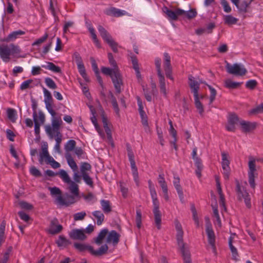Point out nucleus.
Here are the masks:
<instances>
[{
	"mask_svg": "<svg viewBox=\"0 0 263 263\" xmlns=\"http://www.w3.org/2000/svg\"><path fill=\"white\" fill-rule=\"evenodd\" d=\"M52 157L50 156L47 147H45L42 148V152L40 154V158H39V162L40 164H42L44 160H45L46 163L51 159Z\"/></svg>",
	"mask_w": 263,
	"mask_h": 263,
	"instance_id": "nucleus-28",
	"label": "nucleus"
},
{
	"mask_svg": "<svg viewBox=\"0 0 263 263\" xmlns=\"http://www.w3.org/2000/svg\"><path fill=\"white\" fill-rule=\"evenodd\" d=\"M173 184L175 186V189L177 191L180 201L182 203H184V199L182 189L180 184V178L178 176L176 175H174V176Z\"/></svg>",
	"mask_w": 263,
	"mask_h": 263,
	"instance_id": "nucleus-17",
	"label": "nucleus"
},
{
	"mask_svg": "<svg viewBox=\"0 0 263 263\" xmlns=\"http://www.w3.org/2000/svg\"><path fill=\"white\" fill-rule=\"evenodd\" d=\"M120 235L115 230L109 232L107 236L106 242L112 243L114 246H116L119 241Z\"/></svg>",
	"mask_w": 263,
	"mask_h": 263,
	"instance_id": "nucleus-19",
	"label": "nucleus"
},
{
	"mask_svg": "<svg viewBox=\"0 0 263 263\" xmlns=\"http://www.w3.org/2000/svg\"><path fill=\"white\" fill-rule=\"evenodd\" d=\"M29 171L30 173L33 176L38 177L42 175L40 171L34 166H32L30 168Z\"/></svg>",
	"mask_w": 263,
	"mask_h": 263,
	"instance_id": "nucleus-63",
	"label": "nucleus"
},
{
	"mask_svg": "<svg viewBox=\"0 0 263 263\" xmlns=\"http://www.w3.org/2000/svg\"><path fill=\"white\" fill-rule=\"evenodd\" d=\"M55 243L61 249L65 248L71 244V242L63 235H60L58 239L56 240Z\"/></svg>",
	"mask_w": 263,
	"mask_h": 263,
	"instance_id": "nucleus-22",
	"label": "nucleus"
},
{
	"mask_svg": "<svg viewBox=\"0 0 263 263\" xmlns=\"http://www.w3.org/2000/svg\"><path fill=\"white\" fill-rule=\"evenodd\" d=\"M62 123V121L60 118H54L51 122V126L55 128H58L60 129V125Z\"/></svg>",
	"mask_w": 263,
	"mask_h": 263,
	"instance_id": "nucleus-61",
	"label": "nucleus"
},
{
	"mask_svg": "<svg viewBox=\"0 0 263 263\" xmlns=\"http://www.w3.org/2000/svg\"><path fill=\"white\" fill-rule=\"evenodd\" d=\"M106 43L111 47V48L112 49V51L114 52H117L118 51V44L117 42H116L113 40V39H111V40H109Z\"/></svg>",
	"mask_w": 263,
	"mask_h": 263,
	"instance_id": "nucleus-59",
	"label": "nucleus"
},
{
	"mask_svg": "<svg viewBox=\"0 0 263 263\" xmlns=\"http://www.w3.org/2000/svg\"><path fill=\"white\" fill-rule=\"evenodd\" d=\"M226 68L229 73L236 76H244L247 72V69L243 65L237 63L231 65L229 63H227Z\"/></svg>",
	"mask_w": 263,
	"mask_h": 263,
	"instance_id": "nucleus-4",
	"label": "nucleus"
},
{
	"mask_svg": "<svg viewBox=\"0 0 263 263\" xmlns=\"http://www.w3.org/2000/svg\"><path fill=\"white\" fill-rule=\"evenodd\" d=\"M98 30L100 33V35L106 42L112 39L110 34L102 26L99 25L98 27Z\"/></svg>",
	"mask_w": 263,
	"mask_h": 263,
	"instance_id": "nucleus-30",
	"label": "nucleus"
},
{
	"mask_svg": "<svg viewBox=\"0 0 263 263\" xmlns=\"http://www.w3.org/2000/svg\"><path fill=\"white\" fill-rule=\"evenodd\" d=\"M63 229L61 224H59V221L57 218H53L50 222L49 228V233L54 235L60 233Z\"/></svg>",
	"mask_w": 263,
	"mask_h": 263,
	"instance_id": "nucleus-16",
	"label": "nucleus"
},
{
	"mask_svg": "<svg viewBox=\"0 0 263 263\" xmlns=\"http://www.w3.org/2000/svg\"><path fill=\"white\" fill-rule=\"evenodd\" d=\"M109 97L111 99V104L112 105V107L114 108V109L116 112V114L118 116H120V109L118 107V103L117 101V100L113 95V93L111 92H109Z\"/></svg>",
	"mask_w": 263,
	"mask_h": 263,
	"instance_id": "nucleus-37",
	"label": "nucleus"
},
{
	"mask_svg": "<svg viewBox=\"0 0 263 263\" xmlns=\"http://www.w3.org/2000/svg\"><path fill=\"white\" fill-rule=\"evenodd\" d=\"M82 176L84 181L87 185L90 186H92L93 181L88 174H84L83 175H82Z\"/></svg>",
	"mask_w": 263,
	"mask_h": 263,
	"instance_id": "nucleus-64",
	"label": "nucleus"
},
{
	"mask_svg": "<svg viewBox=\"0 0 263 263\" xmlns=\"http://www.w3.org/2000/svg\"><path fill=\"white\" fill-rule=\"evenodd\" d=\"M105 13L109 16L118 17L126 15L127 12L115 7H111L106 10Z\"/></svg>",
	"mask_w": 263,
	"mask_h": 263,
	"instance_id": "nucleus-20",
	"label": "nucleus"
},
{
	"mask_svg": "<svg viewBox=\"0 0 263 263\" xmlns=\"http://www.w3.org/2000/svg\"><path fill=\"white\" fill-rule=\"evenodd\" d=\"M249 172H248V176H249V183L251 187L253 189L255 188V172L256 171V165H255V160H250L249 162Z\"/></svg>",
	"mask_w": 263,
	"mask_h": 263,
	"instance_id": "nucleus-10",
	"label": "nucleus"
},
{
	"mask_svg": "<svg viewBox=\"0 0 263 263\" xmlns=\"http://www.w3.org/2000/svg\"><path fill=\"white\" fill-rule=\"evenodd\" d=\"M189 85L194 96H196L197 95H199L198 91L199 89L200 83H203V82L201 80L197 81L192 75H190L189 76Z\"/></svg>",
	"mask_w": 263,
	"mask_h": 263,
	"instance_id": "nucleus-13",
	"label": "nucleus"
},
{
	"mask_svg": "<svg viewBox=\"0 0 263 263\" xmlns=\"http://www.w3.org/2000/svg\"><path fill=\"white\" fill-rule=\"evenodd\" d=\"M33 119L34 122V133L37 136L40 134L41 123L42 124L45 121V116L42 112H40L39 117L35 112L33 113Z\"/></svg>",
	"mask_w": 263,
	"mask_h": 263,
	"instance_id": "nucleus-9",
	"label": "nucleus"
},
{
	"mask_svg": "<svg viewBox=\"0 0 263 263\" xmlns=\"http://www.w3.org/2000/svg\"><path fill=\"white\" fill-rule=\"evenodd\" d=\"M43 92L44 95V102L45 103H52L53 99L51 93L45 87H43Z\"/></svg>",
	"mask_w": 263,
	"mask_h": 263,
	"instance_id": "nucleus-49",
	"label": "nucleus"
},
{
	"mask_svg": "<svg viewBox=\"0 0 263 263\" xmlns=\"http://www.w3.org/2000/svg\"><path fill=\"white\" fill-rule=\"evenodd\" d=\"M136 224L138 229H140L142 225V214L140 210H136Z\"/></svg>",
	"mask_w": 263,
	"mask_h": 263,
	"instance_id": "nucleus-52",
	"label": "nucleus"
},
{
	"mask_svg": "<svg viewBox=\"0 0 263 263\" xmlns=\"http://www.w3.org/2000/svg\"><path fill=\"white\" fill-rule=\"evenodd\" d=\"M76 142L74 140H68L65 145V150L67 152H71L74 149Z\"/></svg>",
	"mask_w": 263,
	"mask_h": 263,
	"instance_id": "nucleus-47",
	"label": "nucleus"
},
{
	"mask_svg": "<svg viewBox=\"0 0 263 263\" xmlns=\"http://www.w3.org/2000/svg\"><path fill=\"white\" fill-rule=\"evenodd\" d=\"M91 165L90 164H89L87 162H83L82 163L81 167H80V170L82 174V175H83L84 174H87L86 172L87 171H90L91 170Z\"/></svg>",
	"mask_w": 263,
	"mask_h": 263,
	"instance_id": "nucleus-56",
	"label": "nucleus"
},
{
	"mask_svg": "<svg viewBox=\"0 0 263 263\" xmlns=\"http://www.w3.org/2000/svg\"><path fill=\"white\" fill-rule=\"evenodd\" d=\"M73 246L78 251L81 252L88 251L91 254V251L92 250V246L84 243L75 242Z\"/></svg>",
	"mask_w": 263,
	"mask_h": 263,
	"instance_id": "nucleus-29",
	"label": "nucleus"
},
{
	"mask_svg": "<svg viewBox=\"0 0 263 263\" xmlns=\"http://www.w3.org/2000/svg\"><path fill=\"white\" fill-rule=\"evenodd\" d=\"M12 247H10L7 249V251L4 254L2 258L0 259V263H7L9 258V254L12 251Z\"/></svg>",
	"mask_w": 263,
	"mask_h": 263,
	"instance_id": "nucleus-57",
	"label": "nucleus"
},
{
	"mask_svg": "<svg viewBox=\"0 0 263 263\" xmlns=\"http://www.w3.org/2000/svg\"><path fill=\"white\" fill-rule=\"evenodd\" d=\"M25 32L21 30L13 31L11 32L6 37L4 40L5 42H9L13 41L18 38L20 36L24 35Z\"/></svg>",
	"mask_w": 263,
	"mask_h": 263,
	"instance_id": "nucleus-23",
	"label": "nucleus"
},
{
	"mask_svg": "<svg viewBox=\"0 0 263 263\" xmlns=\"http://www.w3.org/2000/svg\"><path fill=\"white\" fill-rule=\"evenodd\" d=\"M92 215L97 219V224L100 226L104 220V215L100 211H95L92 213Z\"/></svg>",
	"mask_w": 263,
	"mask_h": 263,
	"instance_id": "nucleus-35",
	"label": "nucleus"
},
{
	"mask_svg": "<svg viewBox=\"0 0 263 263\" xmlns=\"http://www.w3.org/2000/svg\"><path fill=\"white\" fill-rule=\"evenodd\" d=\"M174 223L177 231L176 239L177 243L181 252L184 263H192L189 250L187 247H185V243L183 242V236L184 233L182 226L177 219L175 220Z\"/></svg>",
	"mask_w": 263,
	"mask_h": 263,
	"instance_id": "nucleus-1",
	"label": "nucleus"
},
{
	"mask_svg": "<svg viewBox=\"0 0 263 263\" xmlns=\"http://www.w3.org/2000/svg\"><path fill=\"white\" fill-rule=\"evenodd\" d=\"M77 67L79 72L80 73V75L86 81H88V77H87V75L86 74L84 64L83 63L81 64H79L77 65Z\"/></svg>",
	"mask_w": 263,
	"mask_h": 263,
	"instance_id": "nucleus-46",
	"label": "nucleus"
},
{
	"mask_svg": "<svg viewBox=\"0 0 263 263\" xmlns=\"http://www.w3.org/2000/svg\"><path fill=\"white\" fill-rule=\"evenodd\" d=\"M130 58L133 64V68L135 70L136 76L138 79H140L141 78V75L139 70V67L137 57L132 53H130Z\"/></svg>",
	"mask_w": 263,
	"mask_h": 263,
	"instance_id": "nucleus-26",
	"label": "nucleus"
},
{
	"mask_svg": "<svg viewBox=\"0 0 263 263\" xmlns=\"http://www.w3.org/2000/svg\"><path fill=\"white\" fill-rule=\"evenodd\" d=\"M154 206L155 222L158 229H160L161 223V214L159 210V201L158 198L152 199Z\"/></svg>",
	"mask_w": 263,
	"mask_h": 263,
	"instance_id": "nucleus-6",
	"label": "nucleus"
},
{
	"mask_svg": "<svg viewBox=\"0 0 263 263\" xmlns=\"http://www.w3.org/2000/svg\"><path fill=\"white\" fill-rule=\"evenodd\" d=\"M213 215L216 218L215 224L218 226L219 227H221V221L218 213V206L216 203L215 205H213Z\"/></svg>",
	"mask_w": 263,
	"mask_h": 263,
	"instance_id": "nucleus-38",
	"label": "nucleus"
},
{
	"mask_svg": "<svg viewBox=\"0 0 263 263\" xmlns=\"http://www.w3.org/2000/svg\"><path fill=\"white\" fill-rule=\"evenodd\" d=\"M102 122L103 124V127L104 128V130L105 131V133H106L107 139L109 141V143L111 144L112 146H114V143H113V140L112 138L111 135V132L110 129L108 126L107 124V118L104 116L103 115L102 116Z\"/></svg>",
	"mask_w": 263,
	"mask_h": 263,
	"instance_id": "nucleus-21",
	"label": "nucleus"
},
{
	"mask_svg": "<svg viewBox=\"0 0 263 263\" xmlns=\"http://www.w3.org/2000/svg\"><path fill=\"white\" fill-rule=\"evenodd\" d=\"M206 232L208 235V242L212 246L214 251H215L216 248L215 246V236L213 230L212 225L210 223H207L206 226Z\"/></svg>",
	"mask_w": 263,
	"mask_h": 263,
	"instance_id": "nucleus-15",
	"label": "nucleus"
},
{
	"mask_svg": "<svg viewBox=\"0 0 263 263\" xmlns=\"http://www.w3.org/2000/svg\"><path fill=\"white\" fill-rule=\"evenodd\" d=\"M158 181L162 189V190L167 189V184L165 180L164 175L163 174H160L159 175Z\"/></svg>",
	"mask_w": 263,
	"mask_h": 263,
	"instance_id": "nucleus-51",
	"label": "nucleus"
},
{
	"mask_svg": "<svg viewBox=\"0 0 263 263\" xmlns=\"http://www.w3.org/2000/svg\"><path fill=\"white\" fill-rule=\"evenodd\" d=\"M194 100H195V106L198 109L199 113L200 115H202L204 111L202 103L200 102L199 100V95H197L196 96H194Z\"/></svg>",
	"mask_w": 263,
	"mask_h": 263,
	"instance_id": "nucleus-45",
	"label": "nucleus"
},
{
	"mask_svg": "<svg viewBox=\"0 0 263 263\" xmlns=\"http://www.w3.org/2000/svg\"><path fill=\"white\" fill-rule=\"evenodd\" d=\"M86 215V213L84 211L77 213L73 215V219L74 221L82 220L84 219Z\"/></svg>",
	"mask_w": 263,
	"mask_h": 263,
	"instance_id": "nucleus-58",
	"label": "nucleus"
},
{
	"mask_svg": "<svg viewBox=\"0 0 263 263\" xmlns=\"http://www.w3.org/2000/svg\"><path fill=\"white\" fill-rule=\"evenodd\" d=\"M239 121L238 116L234 114H230L228 118V122L226 125V128L229 132H235L236 127L235 125Z\"/></svg>",
	"mask_w": 263,
	"mask_h": 263,
	"instance_id": "nucleus-12",
	"label": "nucleus"
},
{
	"mask_svg": "<svg viewBox=\"0 0 263 263\" xmlns=\"http://www.w3.org/2000/svg\"><path fill=\"white\" fill-rule=\"evenodd\" d=\"M155 64L156 66V68L157 70V73L158 76L163 75L161 68V60L159 58H156L155 59Z\"/></svg>",
	"mask_w": 263,
	"mask_h": 263,
	"instance_id": "nucleus-53",
	"label": "nucleus"
},
{
	"mask_svg": "<svg viewBox=\"0 0 263 263\" xmlns=\"http://www.w3.org/2000/svg\"><path fill=\"white\" fill-rule=\"evenodd\" d=\"M68 235L69 237L73 240H84L86 238L84 229H73Z\"/></svg>",
	"mask_w": 263,
	"mask_h": 263,
	"instance_id": "nucleus-14",
	"label": "nucleus"
},
{
	"mask_svg": "<svg viewBox=\"0 0 263 263\" xmlns=\"http://www.w3.org/2000/svg\"><path fill=\"white\" fill-rule=\"evenodd\" d=\"M130 162L132 174L134 181L136 182L137 185L139 183V177L138 169L137 168L136 162L135 161L134 157L128 158Z\"/></svg>",
	"mask_w": 263,
	"mask_h": 263,
	"instance_id": "nucleus-24",
	"label": "nucleus"
},
{
	"mask_svg": "<svg viewBox=\"0 0 263 263\" xmlns=\"http://www.w3.org/2000/svg\"><path fill=\"white\" fill-rule=\"evenodd\" d=\"M59 175L64 182L68 183L71 182V180L70 177L65 170H61L59 172Z\"/></svg>",
	"mask_w": 263,
	"mask_h": 263,
	"instance_id": "nucleus-48",
	"label": "nucleus"
},
{
	"mask_svg": "<svg viewBox=\"0 0 263 263\" xmlns=\"http://www.w3.org/2000/svg\"><path fill=\"white\" fill-rule=\"evenodd\" d=\"M102 72L107 76H109L114 84L116 92L119 93L121 91V86L123 85L122 76L119 69H110L108 67H102Z\"/></svg>",
	"mask_w": 263,
	"mask_h": 263,
	"instance_id": "nucleus-2",
	"label": "nucleus"
},
{
	"mask_svg": "<svg viewBox=\"0 0 263 263\" xmlns=\"http://www.w3.org/2000/svg\"><path fill=\"white\" fill-rule=\"evenodd\" d=\"M236 191L239 198L240 199L241 198H243L246 206L248 208H250L251 207V203L250 195H249L248 193L246 191H243L241 190L240 185L238 181H237L236 183Z\"/></svg>",
	"mask_w": 263,
	"mask_h": 263,
	"instance_id": "nucleus-11",
	"label": "nucleus"
},
{
	"mask_svg": "<svg viewBox=\"0 0 263 263\" xmlns=\"http://www.w3.org/2000/svg\"><path fill=\"white\" fill-rule=\"evenodd\" d=\"M45 131L50 139H53L56 136L61 134L59 129L55 128L50 125L45 126Z\"/></svg>",
	"mask_w": 263,
	"mask_h": 263,
	"instance_id": "nucleus-27",
	"label": "nucleus"
},
{
	"mask_svg": "<svg viewBox=\"0 0 263 263\" xmlns=\"http://www.w3.org/2000/svg\"><path fill=\"white\" fill-rule=\"evenodd\" d=\"M48 36V34L46 33L42 37L37 39L35 42H34L32 45L35 46V45H39L43 42H44L46 39H47Z\"/></svg>",
	"mask_w": 263,
	"mask_h": 263,
	"instance_id": "nucleus-62",
	"label": "nucleus"
},
{
	"mask_svg": "<svg viewBox=\"0 0 263 263\" xmlns=\"http://www.w3.org/2000/svg\"><path fill=\"white\" fill-rule=\"evenodd\" d=\"M242 83L232 81L230 79L225 81V86L230 89H234L238 87Z\"/></svg>",
	"mask_w": 263,
	"mask_h": 263,
	"instance_id": "nucleus-43",
	"label": "nucleus"
},
{
	"mask_svg": "<svg viewBox=\"0 0 263 263\" xmlns=\"http://www.w3.org/2000/svg\"><path fill=\"white\" fill-rule=\"evenodd\" d=\"M46 85L50 89H55L57 86L54 81L50 78L47 77L45 79Z\"/></svg>",
	"mask_w": 263,
	"mask_h": 263,
	"instance_id": "nucleus-54",
	"label": "nucleus"
},
{
	"mask_svg": "<svg viewBox=\"0 0 263 263\" xmlns=\"http://www.w3.org/2000/svg\"><path fill=\"white\" fill-rule=\"evenodd\" d=\"M159 82L160 84V91L162 93L164 96H166V89L165 86V78L164 75L159 76Z\"/></svg>",
	"mask_w": 263,
	"mask_h": 263,
	"instance_id": "nucleus-39",
	"label": "nucleus"
},
{
	"mask_svg": "<svg viewBox=\"0 0 263 263\" xmlns=\"http://www.w3.org/2000/svg\"><path fill=\"white\" fill-rule=\"evenodd\" d=\"M108 59L110 66H111L112 68H114L115 69H118L117 63L115 60L113 55L111 53H108Z\"/></svg>",
	"mask_w": 263,
	"mask_h": 263,
	"instance_id": "nucleus-60",
	"label": "nucleus"
},
{
	"mask_svg": "<svg viewBox=\"0 0 263 263\" xmlns=\"http://www.w3.org/2000/svg\"><path fill=\"white\" fill-rule=\"evenodd\" d=\"M197 14V13L195 9H191L187 11L184 10V13L182 14V16L189 19H191L195 17Z\"/></svg>",
	"mask_w": 263,
	"mask_h": 263,
	"instance_id": "nucleus-50",
	"label": "nucleus"
},
{
	"mask_svg": "<svg viewBox=\"0 0 263 263\" xmlns=\"http://www.w3.org/2000/svg\"><path fill=\"white\" fill-rule=\"evenodd\" d=\"M222 161L221 165L223 170V174L225 179L229 178L231 168L230 167V161L228 154L224 152L221 153Z\"/></svg>",
	"mask_w": 263,
	"mask_h": 263,
	"instance_id": "nucleus-5",
	"label": "nucleus"
},
{
	"mask_svg": "<svg viewBox=\"0 0 263 263\" xmlns=\"http://www.w3.org/2000/svg\"><path fill=\"white\" fill-rule=\"evenodd\" d=\"M252 0H251L249 2H248L246 1L242 2L241 3H239V6H237V9L240 12L246 13L247 12V8L249 7V5L251 4Z\"/></svg>",
	"mask_w": 263,
	"mask_h": 263,
	"instance_id": "nucleus-44",
	"label": "nucleus"
},
{
	"mask_svg": "<svg viewBox=\"0 0 263 263\" xmlns=\"http://www.w3.org/2000/svg\"><path fill=\"white\" fill-rule=\"evenodd\" d=\"M108 233V230L104 229L102 230L99 233L98 236L95 239V243L98 245H100L102 243L103 240L105 238Z\"/></svg>",
	"mask_w": 263,
	"mask_h": 263,
	"instance_id": "nucleus-32",
	"label": "nucleus"
},
{
	"mask_svg": "<svg viewBox=\"0 0 263 263\" xmlns=\"http://www.w3.org/2000/svg\"><path fill=\"white\" fill-rule=\"evenodd\" d=\"M243 132L247 133L251 131L255 128L256 124L242 120L239 122Z\"/></svg>",
	"mask_w": 263,
	"mask_h": 263,
	"instance_id": "nucleus-25",
	"label": "nucleus"
},
{
	"mask_svg": "<svg viewBox=\"0 0 263 263\" xmlns=\"http://www.w3.org/2000/svg\"><path fill=\"white\" fill-rule=\"evenodd\" d=\"M163 69L165 71L166 77L173 80L174 78L172 75V67L171 64V57L167 52H164L163 54Z\"/></svg>",
	"mask_w": 263,
	"mask_h": 263,
	"instance_id": "nucleus-7",
	"label": "nucleus"
},
{
	"mask_svg": "<svg viewBox=\"0 0 263 263\" xmlns=\"http://www.w3.org/2000/svg\"><path fill=\"white\" fill-rule=\"evenodd\" d=\"M55 203L60 205L68 206L74 203V198L71 196H67L66 198L63 197L61 195H59L55 199Z\"/></svg>",
	"mask_w": 263,
	"mask_h": 263,
	"instance_id": "nucleus-18",
	"label": "nucleus"
},
{
	"mask_svg": "<svg viewBox=\"0 0 263 263\" xmlns=\"http://www.w3.org/2000/svg\"><path fill=\"white\" fill-rule=\"evenodd\" d=\"M102 209L105 213H109L111 211V207L109 200L102 199L100 201Z\"/></svg>",
	"mask_w": 263,
	"mask_h": 263,
	"instance_id": "nucleus-33",
	"label": "nucleus"
},
{
	"mask_svg": "<svg viewBox=\"0 0 263 263\" xmlns=\"http://www.w3.org/2000/svg\"><path fill=\"white\" fill-rule=\"evenodd\" d=\"M163 11L165 13L169 20L176 21L178 16H182L184 13V10L180 8H177L175 11L168 9L166 6H164L162 8Z\"/></svg>",
	"mask_w": 263,
	"mask_h": 263,
	"instance_id": "nucleus-8",
	"label": "nucleus"
},
{
	"mask_svg": "<svg viewBox=\"0 0 263 263\" xmlns=\"http://www.w3.org/2000/svg\"><path fill=\"white\" fill-rule=\"evenodd\" d=\"M67 163L73 172L78 171V166L74 161V159L72 158L70 155H68L66 156Z\"/></svg>",
	"mask_w": 263,
	"mask_h": 263,
	"instance_id": "nucleus-40",
	"label": "nucleus"
},
{
	"mask_svg": "<svg viewBox=\"0 0 263 263\" xmlns=\"http://www.w3.org/2000/svg\"><path fill=\"white\" fill-rule=\"evenodd\" d=\"M42 67L43 68H45V69H49L54 72H61V69L60 67L51 62H48L47 65H42Z\"/></svg>",
	"mask_w": 263,
	"mask_h": 263,
	"instance_id": "nucleus-36",
	"label": "nucleus"
},
{
	"mask_svg": "<svg viewBox=\"0 0 263 263\" xmlns=\"http://www.w3.org/2000/svg\"><path fill=\"white\" fill-rule=\"evenodd\" d=\"M68 184H69V189L71 193L75 196H78L79 195V187L78 184L72 181H71L70 182H68Z\"/></svg>",
	"mask_w": 263,
	"mask_h": 263,
	"instance_id": "nucleus-42",
	"label": "nucleus"
},
{
	"mask_svg": "<svg viewBox=\"0 0 263 263\" xmlns=\"http://www.w3.org/2000/svg\"><path fill=\"white\" fill-rule=\"evenodd\" d=\"M223 21L225 24L230 26L236 24L238 19L231 15H226L223 16Z\"/></svg>",
	"mask_w": 263,
	"mask_h": 263,
	"instance_id": "nucleus-34",
	"label": "nucleus"
},
{
	"mask_svg": "<svg viewBox=\"0 0 263 263\" xmlns=\"http://www.w3.org/2000/svg\"><path fill=\"white\" fill-rule=\"evenodd\" d=\"M21 52L18 45L11 44L0 45V57L3 62L7 63L10 60V55H15Z\"/></svg>",
	"mask_w": 263,
	"mask_h": 263,
	"instance_id": "nucleus-3",
	"label": "nucleus"
},
{
	"mask_svg": "<svg viewBox=\"0 0 263 263\" xmlns=\"http://www.w3.org/2000/svg\"><path fill=\"white\" fill-rule=\"evenodd\" d=\"M8 118L12 122H15L17 118L16 111L13 108H8L7 110Z\"/></svg>",
	"mask_w": 263,
	"mask_h": 263,
	"instance_id": "nucleus-41",
	"label": "nucleus"
},
{
	"mask_svg": "<svg viewBox=\"0 0 263 263\" xmlns=\"http://www.w3.org/2000/svg\"><path fill=\"white\" fill-rule=\"evenodd\" d=\"M91 121L92 123H93V124L94 125L95 128L98 132L99 135L101 136L104 137L103 132L101 130V128H100V127L97 123V119H96V117L94 116V115H93L92 117H91Z\"/></svg>",
	"mask_w": 263,
	"mask_h": 263,
	"instance_id": "nucleus-55",
	"label": "nucleus"
},
{
	"mask_svg": "<svg viewBox=\"0 0 263 263\" xmlns=\"http://www.w3.org/2000/svg\"><path fill=\"white\" fill-rule=\"evenodd\" d=\"M108 249V247L106 244L102 245L98 250H95L92 248V250L91 251V254L96 256H101L105 254Z\"/></svg>",
	"mask_w": 263,
	"mask_h": 263,
	"instance_id": "nucleus-31",
	"label": "nucleus"
}]
</instances>
